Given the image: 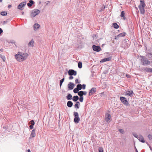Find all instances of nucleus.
<instances>
[{
    "instance_id": "nucleus-14",
    "label": "nucleus",
    "mask_w": 152,
    "mask_h": 152,
    "mask_svg": "<svg viewBox=\"0 0 152 152\" xmlns=\"http://www.w3.org/2000/svg\"><path fill=\"white\" fill-rule=\"evenodd\" d=\"M40 27V25L38 23H35L34 26V29L35 31H37Z\"/></svg>"
},
{
    "instance_id": "nucleus-27",
    "label": "nucleus",
    "mask_w": 152,
    "mask_h": 152,
    "mask_svg": "<svg viewBox=\"0 0 152 152\" xmlns=\"http://www.w3.org/2000/svg\"><path fill=\"white\" fill-rule=\"evenodd\" d=\"M124 14H125V13H124V11H122L121 12V17H124V20H125V17H124Z\"/></svg>"
},
{
    "instance_id": "nucleus-41",
    "label": "nucleus",
    "mask_w": 152,
    "mask_h": 152,
    "mask_svg": "<svg viewBox=\"0 0 152 152\" xmlns=\"http://www.w3.org/2000/svg\"><path fill=\"white\" fill-rule=\"evenodd\" d=\"M133 135L136 138H137L138 139V135L136 133H134L133 134Z\"/></svg>"
},
{
    "instance_id": "nucleus-42",
    "label": "nucleus",
    "mask_w": 152,
    "mask_h": 152,
    "mask_svg": "<svg viewBox=\"0 0 152 152\" xmlns=\"http://www.w3.org/2000/svg\"><path fill=\"white\" fill-rule=\"evenodd\" d=\"M74 107L75 108H77V109H79V107L78 106V105L77 104H75V105H74Z\"/></svg>"
},
{
    "instance_id": "nucleus-3",
    "label": "nucleus",
    "mask_w": 152,
    "mask_h": 152,
    "mask_svg": "<svg viewBox=\"0 0 152 152\" xmlns=\"http://www.w3.org/2000/svg\"><path fill=\"white\" fill-rule=\"evenodd\" d=\"M141 58L140 60L142 64L144 65L147 66L150 65V62L145 56H140Z\"/></svg>"
},
{
    "instance_id": "nucleus-30",
    "label": "nucleus",
    "mask_w": 152,
    "mask_h": 152,
    "mask_svg": "<svg viewBox=\"0 0 152 152\" xmlns=\"http://www.w3.org/2000/svg\"><path fill=\"white\" fill-rule=\"evenodd\" d=\"M78 67L80 69L82 68V63L81 62L79 61L78 62Z\"/></svg>"
},
{
    "instance_id": "nucleus-15",
    "label": "nucleus",
    "mask_w": 152,
    "mask_h": 152,
    "mask_svg": "<svg viewBox=\"0 0 152 152\" xmlns=\"http://www.w3.org/2000/svg\"><path fill=\"white\" fill-rule=\"evenodd\" d=\"M140 142L144 143L145 142L144 139L142 136L140 135H138V139Z\"/></svg>"
},
{
    "instance_id": "nucleus-24",
    "label": "nucleus",
    "mask_w": 152,
    "mask_h": 152,
    "mask_svg": "<svg viewBox=\"0 0 152 152\" xmlns=\"http://www.w3.org/2000/svg\"><path fill=\"white\" fill-rule=\"evenodd\" d=\"M35 129H34L31 131V135L33 137H34L35 136Z\"/></svg>"
},
{
    "instance_id": "nucleus-2",
    "label": "nucleus",
    "mask_w": 152,
    "mask_h": 152,
    "mask_svg": "<svg viewBox=\"0 0 152 152\" xmlns=\"http://www.w3.org/2000/svg\"><path fill=\"white\" fill-rule=\"evenodd\" d=\"M145 7V4L144 3V0H140V4L138 6L139 9L141 13L144 14L145 12L144 8Z\"/></svg>"
},
{
    "instance_id": "nucleus-59",
    "label": "nucleus",
    "mask_w": 152,
    "mask_h": 152,
    "mask_svg": "<svg viewBox=\"0 0 152 152\" xmlns=\"http://www.w3.org/2000/svg\"><path fill=\"white\" fill-rule=\"evenodd\" d=\"M59 118H60V113L59 114Z\"/></svg>"
},
{
    "instance_id": "nucleus-61",
    "label": "nucleus",
    "mask_w": 152,
    "mask_h": 152,
    "mask_svg": "<svg viewBox=\"0 0 152 152\" xmlns=\"http://www.w3.org/2000/svg\"><path fill=\"white\" fill-rule=\"evenodd\" d=\"M2 0H0V2H1Z\"/></svg>"
},
{
    "instance_id": "nucleus-47",
    "label": "nucleus",
    "mask_w": 152,
    "mask_h": 152,
    "mask_svg": "<svg viewBox=\"0 0 152 152\" xmlns=\"http://www.w3.org/2000/svg\"><path fill=\"white\" fill-rule=\"evenodd\" d=\"M3 32V30L2 29L0 28V35Z\"/></svg>"
},
{
    "instance_id": "nucleus-18",
    "label": "nucleus",
    "mask_w": 152,
    "mask_h": 152,
    "mask_svg": "<svg viewBox=\"0 0 152 152\" xmlns=\"http://www.w3.org/2000/svg\"><path fill=\"white\" fill-rule=\"evenodd\" d=\"M34 3V2L33 0H30L29 1V3H27V5L29 7H30Z\"/></svg>"
},
{
    "instance_id": "nucleus-46",
    "label": "nucleus",
    "mask_w": 152,
    "mask_h": 152,
    "mask_svg": "<svg viewBox=\"0 0 152 152\" xmlns=\"http://www.w3.org/2000/svg\"><path fill=\"white\" fill-rule=\"evenodd\" d=\"M70 76L69 77V80H72L73 78V77L72 75H70Z\"/></svg>"
},
{
    "instance_id": "nucleus-63",
    "label": "nucleus",
    "mask_w": 152,
    "mask_h": 152,
    "mask_svg": "<svg viewBox=\"0 0 152 152\" xmlns=\"http://www.w3.org/2000/svg\"><path fill=\"white\" fill-rule=\"evenodd\" d=\"M39 4H40L41 3V1H39Z\"/></svg>"
},
{
    "instance_id": "nucleus-16",
    "label": "nucleus",
    "mask_w": 152,
    "mask_h": 152,
    "mask_svg": "<svg viewBox=\"0 0 152 152\" xmlns=\"http://www.w3.org/2000/svg\"><path fill=\"white\" fill-rule=\"evenodd\" d=\"M134 94L132 91L131 90L130 91H127L126 92L125 94L127 95H128L131 97L132 96V95Z\"/></svg>"
},
{
    "instance_id": "nucleus-45",
    "label": "nucleus",
    "mask_w": 152,
    "mask_h": 152,
    "mask_svg": "<svg viewBox=\"0 0 152 152\" xmlns=\"http://www.w3.org/2000/svg\"><path fill=\"white\" fill-rule=\"evenodd\" d=\"M75 82L76 83H80V82L78 81V80L77 79H76L75 80Z\"/></svg>"
},
{
    "instance_id": "nucleus-60",
    "label": "nucleus",
    "mask_w": 152,
    "mask_h": 152,
    "mask_svg": "<svg viewBox=\"0 0 152 152\" xmlns=\"http://www.w3.org/2000/svg\"><path fill=\"white\" fill-rule=\"evenodd\" d=\"M22 15H23V14H24V12H22Z\"/></svg>"
},
{
    "instance_id": "nucleus-58",
    "label": "nucleus",
    "mask_w": 152,
    "mask_h": 152,
    "mask_svg": "<svg viewBox=\"0 0 152 152\" xmlns=\"http://www.w3.org/2000/svg\"><path fill=\"white\" fill-rule=\"evenodd\" d=\"M5 23H6V22L5 21H4L3 23L4 24H5Z\"/></svg>"
},
{
    "instance_id": "nucleus-50",
    "label": "nucleus",
    "mask_w": 152,
    "mask_h": 152,
    "mask_svg": "<svg viewBox=\"0 0 152 152\" xmlns=\"http://www.w3.org/2000/svg\"><path fill=\"white\" fill-rule=\"evenodd\" d=\"M148 56H151V57H152V54L151 53H148Z\"/></svg>"
},
{
    "instance_id": "nucleus-57",
    "label": "nucleus",
    "mask_w": 152,
    "mask_h": 152,
    "mask_svg": "<svg viewBox=\"0 0 152 152\" xmlns=\"http://www.w3.org/2000/svg\"><path fill=\"white\" fill-rule=\"evenodd\" d=\"M3 128H4V129H6L7 128L6 127H3Z\"/></svg>"
},
{
    "instance_id": "nucleus-37",
    "label": "nucleus",
    "mask_w": 152,
    "mask_h": 152,
    "mask_svg": "<svg viewBox=\"0 0 152 152\" xmlns=\"http://www.w3.org/2000/svg\"><path fill=\"white\" fill-rule=\"evenodd\" d=\"M30 123L31 124V125L34 126L35 124L34 121L33 120H31L30 121Z\"/></svg>"
},
{
    "instance_id": "nucleus-6",
    "label": "nucleus",
    "mask_w": 152,
    "mask_h": 152,
    "mask_svg": "<svg viewBox=\"0 0 152 152\" xmlns=\"http://www.w3.org/2000/svg\"><path fill=\"white\" fill-rule=\"evenodd\" d=\"M120 99L121 102L124 105L127 106L129 105V104L128 101L126 99L125 97L123 96H121L120 97Z\"/></svg>"
},
{
    "instance_id": "nucleus-62",
    "label": "nucleus",
    "mask_w": 152,
    "mask_h": 152,
    "mask_svg": "<svg viewBox=\"0 0 152 152\" xmlns=\"http://www.w3.org/2000/svg\"><path fill=\"white\" fill-rule=\"evenodd\" d=\"M63 77H64L63 78H64V77H65V75H64V76H63Z\"/></svg>"
},
{
    "instance_id": "nucleus-51",
    "label": "nucleus",
    "mask_w": 152,
    "mask_h": 152,
    "mask_svg": "<svg viewBox=\"0 0 152 152\" xmlns=\"http://www.w3.org/2000/svg\"><path fill=\"white\" fill-rule=\"evenodd\" d=\"M127 77L129 78L130 77V76L129 75H126Z\"/></svg>"
},
{
    "instance_id": "nucleus-26",
    "label": "nucleus",
    "mask_w": 152,
    "mask_h": 152,
    "mask_svg": "<svg viewBox=\"0 0 152 152\" xmlns=\"http://www.w3.org/2000/svg\"><path fill=\"white\" fill-rule=\"evenodd\" d=\"M82 85L81 84H78L77 86V88L79 90H81L82 88Z\"/></svg>"
},
{
    "instance_id": "nucleus-20",
    "label": "nucleus",
    "mask_w": 152,
    "mask_h": 152,
    "mask_svg": "<svg viewBox=\"0 0 152 152\" xmlns=\"http://www.w3.org/2000/svg\"><path fill=\"white\" fill-rule=\"evenodd\" d=\"M80 121V118L79 117H75L74 121V122L76 123H79Z\"/></svg>"
},
{
    "instance_id": "nucleus-1",
    "label": "nucleus",
    "mask_w": 152,
    "mask_h": 152,
    "mask_svg": "<svg viewBox=\"0 0 152 152\" xmlns=\"http://www.w3.org/2000/svg\"><path fill=\"white\" fill-rule=\"evenodd\" d=\"M16 59L19 62L24 61L27 58L28 54L26 53L18 52V53L15 55Z\"/></svg>"
},
{
    "instance_id": "nucleus-44",
    "label": "nucleus",
    "mask_w": 152,
    "mask_h": 152,
    "mask_svg": "<svg viewBox=\"0 0 152 152\" xmlns=\"http://www.w3.org/2000/svg\"><path fill=\"white\" fill-rule=\"evenodd\" d=\"M82 93H83V95H85L87 93V92H86V91H82Z\"/></svg>"
},
{
    "instance_id": "nucleus-40",
    "label": "nucleus",
    "mask_w": 152,
    "mask_h": 152,
    "mask_svg": "<svg viewBox=\"0 0 152 152\" xmlns=\"http://www.w3.org/2000/svg\"><path fill=\"white\" fill-rule=\"evenodd\" d=\"M148 137L149 140H151L152 139V135H151L149 134L148 135Z\"/></svg>"
},
{
    "instance_id": "nucleus-5",
    "label": "nucleus",
    "mask_w": 152,
    "mask_h": 152,
    "mask_svg": "<svg viewBox=\"0 0 152 152\" xmlns=\"http://www.w3.org/2000/svg\"><path fill=\"white\" fill-rule=\"evenodd\" d=\"M40 12L39 10L38 9H34L31 12L30 15L31 17L34 18L38 15Z\"/></svg>"
},
{
    "instance_id": "nucleus-52",
    "label": "nucleus",
    "mask_w": 152,
    "mask_h": 152,
    "mask_svg": "<svg viewBox=\"0 0 152 152\" xmlns=\"http://www.w3.org/2000/svg\"><path fill=\"white\" fill-rule=\"evenodd\" d=\"M75 104H77L78 105V104H80V103L79 102H78H78H77L76 101Z\"/></svg>"
},
{
    "instance_id": "nucleus-39",
    "label": "nucleus",
    "mask_w": 152,
    "mask_h": 152,
    "mask_svg": "<svg viewBox=\"0 0 152 152\" xmlns=\"http://www.w3.org/2000/svg\"><path fill=\"white\" fill-rule=\"evenodd\" d=\"M83 96L80 97V98H79V100H80V102H83Z\"/></svg>"
},
{
    "instance_id": "nucleus-8",
    "label": "nucleus",
    "mask_w": 152,
    "mask_h": 152,
    "mask_svg": "<svg viewBox=\"0 0 152 152\" xmlns=\"http://www.w3.org/2000/svg\"><path fill=\"white\" fill-rule=\"evenodd\" d=\"M93 50L95 51L99 52L100 51L101 49V48L98 46H96L95 45H93L92 46Z\"/></svg>"
},
{
    "instance_id": "nucleus-49",
    "label": "nucleus",
    "mask_w": 152,
    "mask_h": 152,
    "mask_svg": "<svg viewBox=\"0 0 152 152\" xmlns=\"http://www.w3.org/2000/svg\"><path fill=\"white\" fill-rule=\"evenodd\" d=\"M10 43H15V42L14 40H12L10 41Z\"/></svg>"
},
{
    "instance_id": "nucleus-53",
    "label": "nucleus",
    "mask_w": 152,
    "mask_h": 152,
    "mask_svg": "<svg viewBox=\"0 0 152 152\" xmlns=\"http://www.w3.org/2000/svg\"><path fill=\"white\" fill-rule=\"evenodd\" d=\"M135 149L136 152H138L137 149V148H136L135 147Z\"/></svg>"
},
{
    "instance_id": "nucleus-19",
    "label": "nucleus",
    "mask_w": 152,
    "mask_h": 152,
    "mask_svg": "<svg viewBox=\"0 0 152 152\" xmlns=\"http://www.w3.org/2000/svg\"><path fill=\"white\" fill-rule=\"evenodd\" d=\"M67 105L68 107H71L72 106L73 103L71 101H68L67 102Z\"/></svg>"
},
{
    "instance_id": "nucleus-29",
    "label": "nucleus",
    "mask_w": 152,
    "mask_h": 152,
    "mask_svg": "<svg viewBox=\"0 0 152 152\" xmlns=\"http://www.w3.org/2000/svg\"><path fill=\"white\" fill-rule=\"evenodd\" d=\"M113 25L114 28H115L117 29L119 27L118 25L116 23H113Z\"/></svg>"
},
{
    "instance_id": "nucleus-17",
    "label": "nucleus",
    "mask_w": 152,
    "mask_h": 152,
    "mask_svg": "<svg viewBox=\"0 0 152 152\" xmlns=\"http://www.w3.org/2000/svg\"><path fill=\"white\" fill-rule=\"evenodd\" d=\"M111 59V57H109L107 58H105L102 59L101 61V62H104L107 61H110Z\"/></svg>"
},
{
    "instance_id": "nucleus-32",
    "label": "nucleus",
    "mask_w": 152,
    "mask_h": 152,
    "mask_svg": "<svg viewBox=\"0 0 152 152\" xmlns=\"http://www.w3.org/2000/svg\"><path fill=\"white\" fill-rule=\"evenodd\" d=\"M78 95L80 96V97H82L83 96V93H82V91H79L78 93Z\"/></svg>"
},
{
    "instance_id": "nucleus-23",
    "label": "nucleus",
    "mask_w": 152,
    "mask_h": 152,
    "mask_svg": "<svg viewBox=\"0 0 152 152\" xmlns=\"http://www.w3.org/2000/svg\"><path fill=\"white\" fill-rule=\"evenodd\" d=\"M79 99V98L77 96H74L72 98V100L74 102H76Z\"/></svg>"
},
{
    "instance_id": "nucleus-35",
    "label": "nucleus",
    "mask_w": 152,
    "mask_h": 152,
    "mask_svg": "<svg viewBox=\"0 0 152 152\" xmlns=\"http://www.w3.org/2000/svg\"><path fill=\"white\" fill-rule=\"evenodd\" d=\"M0 57L2 59L3 61H5V57L4 56H3L2 55H0Z\"/></svg>"
},
{
    "instance_id": "nucleus-33",
    "label": "nucleus",
    "mask_w": 152,
    "mask_h": 152,
    "mask_svg": "<svg viewBox=\"0 0 152 152\" xmlns=\"http://www.w3.org/2000/svg\"><path fill=\"white\" fill-rule=\"evenodd\" d=\"M79 91V90L78 89H77V88H75L73 90V92L75 93H78V92H78Z\"/></svg>"
},
{
    "instance_id": "nucleus-11",
    "label": "nucleus",
    "mask_w": 152,
    "mask_h": 152,
    "mask_svg": "<svg viewBox=\"0 0 152 152\" xmlns=\"http://www.w3.org/2000/svg\"><path fill=\"white\" fill-rule=\"evenodd\" d=\"M96 89L95 88H92L90 90L89 93L88 95L89 96H91L96 91Z\"/></svg>"
},
{
    "instance_id": "nucleus-48",
    "label": "nucleus",
    "mask_w": 152,
    "mask_h": 152,
    "mask_svg": "<svg viewBox=\"0 0 152 152\" xmlns=\"http://www.w3.org/2000/svg\"><path fill=\"white\" fill-rule=\"evenodd\" d=\"M29 128H30L31 129H32L33 128V126H32V125H31L30 126H29Z\"/></svg>"
},
{
    "instance_id": "nucleus-34",
    "label": "nucleus",
    "mask_w": 152,
    "mask_h": 152,
    "mask_svg": "<svg viewBox=\"0 0 152 152\" xmlns=\"http://www.w3.org/2000/svg\"><path fill=\"white\" fill-rule=\"evenodd\" d=\"M73 115L75 117H79L78 113L77 112H74Z\"/></svg>"
},
{
    "instance_id": "nucleus-25",
    "label": "nucleus",
    "mask_w": 152,
    "mask_h": 152,
    "mask_svg": "<svg viewBox=\"0 0 152 152\" xmlns=\"http://www.w3.org/2000/svg\"><path fill=\"white\" fill-rule=\"evenodd\" d=\"M72 98V96L71 94H68L67 96H66V98L68 100H71Z\"/></svg>"
},
{
    "instance_id": "nucleus-21",
    "label": "nucleus",
    "mask_w": 152,
    "mask_h": 152,
    "mask_svg": "<svg viewBox=\"0 0 152 152\" xmlns=\"http://www.w3.org/2000/svg\"><path fill=\"white\" fill-rule=\"evenodd\" d=\"M34 41L33 39H32L28 43V46L29 47H33L34 46Z\"/></svg>"
},
{
    "instance_id": "nucleus-56",
    "label": "nucleus",
    "mask_w": 152,
    "mask_h": 152,
    "mask_svg": "<svg viewBox=\"0 0 152 152\" xmlns=\"http://www.w3.org/2000/svg\"><path fill=\"white\" fill-rule=\"evenodd\" d=\"M27 152H31L30 150L29 149L27 151Z\"/></svg>"
},
{
    "instance_id": "nucleus-28",
    "label": "nucleus",
    "mask_w": 152,
    "mask_h": 152,
    "mask_svg": "<svg viewBox=\"0 0 152 152\" xmlns=\"http://www.w3.org/2000/svg\"><path fill=\"white\" fill-rule=\"evenodd\" d=\"M64 78H63V79H61L60 81V88H61V85L63 83L64 81Z\"/></svg>"
},
{
    "instance_id": "nucleus-22",
    "label": "nucleus",
    "mask_w": 152,
    "mask_h": 152,
    "mask_svg": "<svg viewBox=\"0 0 152 152\" xmlns=\"http://www.w3.org/2000/svg\"><path fill=\"white\" fill-rule=\"evenodd\" d=\"M144 70L146 72H152V68L146 67L145 69Z\"/></svg>"
},
{
    "instance_id": "nucleus-13",
    "label": "nucleus",
    "mask_w": 152,
    "mask_h": 152,
    "mask_svg": "<svg viewBox=\"0 0 152 152\" xmlns=\"http://www.w3.org/2000/svg\"><path fill=\"white\" fill-rule=\"evenodd\" d=\"M125 34L126 33L124 32L121 33V34L118 35L117 36H115V39H118L119 37L125 36Z\"/></svg>"
},
{
    "instance_id": "nucleus-36",
    "label": "nucleus",
    "mask_w": 152,
    "mask_h": 152,
    "mask_svg": "<svg viewBox=\"0 0 152 152\" xmlns=\"http://www.w3.org/2000/svg\"><path fill=\"white\" fill-rule=\"evenodd\" d=\"M99 152H103V150L102 148L100 147L99 148Z\"/></svg>"
},
{
    "instance_id": "nucleus-10",
    "label": "nucleus",
    "mask_w": 152,
    "mask_h": 152,
    "mask_svg": "<svg viewBox=\"0 0 152 152\" xmlns=\"http://www.w3.org/2000/svg\"><path fill=\"white\" fill-rule=\"evenodd\" d=\"M110 119L111 116L110 114L108 113L106 114L105 117V119L106 121L109 123L110 121Z\"/></svg>"
},
{
    "instance_id": "nucleus-38",
    "label": "nucleus",
    "mask_w": 152,
    "mask_h": 152,
    "mask_svg": "<svg viewBox=\"0 0 152 152\" xmlns=\"http://www.w3.org/2000/svg\"><path fill=\"white\" fill-rule=\"evenodd\" d=\"M119 131L121 134H124V131L122 129H119Z\"/></svg>"
},
{
    "instance_id": "nucleus-31",
    "label": "nucleus",
    "mask_w": 152,
    "mask_h": 152,
    "mask_svg": "<svg viewBox=\"0 0 152 152\" xmlns=\"http://www.w3.org/2000/svg\"><path fill=\"white\" fill-rule=\"evenodd\" d=\"M1 14L2 16H4L7 15V13L5 11H2L1 12Z\"/></svg>"
},
{
    "instance_id": "nucleus-12",
    "label": "nucleus",
    "mask_w": 152,
    "mask_h": 152,
    "mask_svg": "<svg viewBox=\"0 0 152 152\" xmlns=\"http://www.w3.org/2000/svg\"><path fill=\"white\" fill-rule=\"evenodd\" d=\"M75 85L74 83L69 82L68 85V87L69 89L70 90L73 89Z\"/></svg>"
},
{
    "instance_id": "nucleus-54",
    "label": "nucleus",
    "mask_w": 152,
    "mask_h": 152,
    "mask_svg": "<svg viewBox=\"0 0 152 152\" xmlns=\"http://www.w3.org/2000/svg\"><path fill=\"white\" fill-rule=\"evenodd\" d=\"M11 7V5H8V8H10Z\"/></svg>"
},
{
    "instance_id": "nucleus-43",
    "label": "nucleus",
    "mask_w": 152,
    "mask_h": 152,
    "mask_svg": "<svg viewBox=\"0 0 152 152\" xmlns=\"http://www.w3.org/2000/svg\"><path fill=\"white\" fill-rule=\"evenodd\" d=\"M82 88L83 89H85L86 88V85H85V84H83L82 85Z\"/></svg>"
},
{
    "instance_id": "nucleus-55",
    "label": "nucleus",
    "mask_w": 152,
    "mask_h": 152,
    "mask_svg": "<svg viewBox=\"0 0 152 152\" xmlns=\"http://www.w3.org/2000/svg\"><path fill=\"white\" fill-rule=\"evenodd\" d=\"M67 72H65V73L64 74V75H67Z\"/></svg>"
},
{
    "instance_id": "nucleus-7",
    "label": "nucleus",
    "mask_w": 152,
    "mask_h": 152,
    "mask_svg": "<svg viewBox=\"0 0 152 152\" xmlns=\"http://www.w3.org/2000/svg\"><path fill=\"white\" fill-rule=\"evenodd\" d=\"M26 1H24L20 3L18 7V9L21 10H23V7H24L26 4Z\"/></svg>"
},
{
    "instance_id": "nucleus-9",
    "label": "nucleus",
    "mask_w": 152,
    "mask_h": 152,
    "mask_svg": "<svg viewBox=\"0 0 152 152\" xmlns=\"http://www.w3.org/2000/svg\"><path fill=\"white\" fill-rule=\"evenodd\" d=\"M68 73L69 75H74L75 76L77 75V72L73 69H69L68 71Z\"/></svg>"
},
{
    "instance_id": "nucleus-4",
    "label": "nucleus",
    "mask_w": 152,
    "mask_h": 152,
    "mask_svg": "<svg viewBox=\"0 0 152 152\" xmlns=\"http://www.w3.org/2000/svg\"><path fill=\"white\" fill-rule=\"evenodd\" d=\"M129 41L128 39H125L123 42L121 47L125 49H126L129 47Z\"/></svg>"
}]
</instances>
